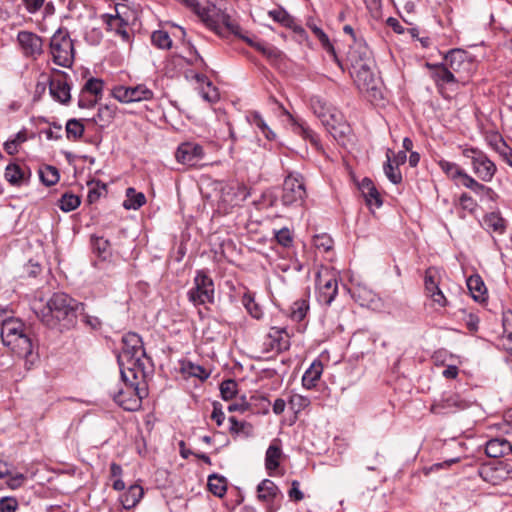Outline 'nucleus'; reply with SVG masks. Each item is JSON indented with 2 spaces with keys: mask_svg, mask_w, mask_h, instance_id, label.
I'll return each mask as SVG.
<instances>
[{
  "mask_svg": "<svg viewBox=\"0 0 512 512\" xmlns=\"http://www.w3.org/2000/svg\"><path fill=\"white\" fill-rule=\"evenodd\" d=\"M85 304L72 298L66 293L56 292L46 304L35 305L33 310L37 318L48 328H58L60 331L70 330L77 324L79 313Z\"/></svg>",
  "mask_w": 512,
  "mask_h": 512,
  "instance_id": "f257e3e1",
  "label": "nucleus"
},
{
  "mask_svg": "<svg viewBox=\"0 0 512 512\" xmlns=\"http://www.w3.org/2000/svg\"><path fill=\"white\" fill-rule=\"evenodd\" d=\"M348 47L346 65L349 67L351 77L354 78L358 87L366 90L374 89L375 60L366 41L358 40L355 43H349Z\"/></svg>",
  "mask_w": 512,
  "mask_h": 512,
  "instance_id": "f03ea898",
  "label": "nucleus"
},
{
  "mask_svg": "<svg viewBox=\"0 0 512 512\" xmlns=\"http://www.w3.org/2000/svg\"><path fill=\"white\" fill-rule=\"evenodd\" d=\"M1 338L5 346L19 357L24 358L26 363L35 361L38 356L33 352L31 338L25 333L24 323L15 318H9L3 321L1 326Z\"/></svg>",
  "mask_w": 512,
  "mask_h": 512,
  "instance_id": "7ed1b4c3",
  "label": "nucleus"
},
{
  "mask_svg": "<svg viewBox=\"0 0 512 512\" xmlns=\"http://www.w3.org/2000/svg\"><path fill=\"white\" fill-rule=\"evenodd\" d=\"M122 343V351L117 357L118 365L122 366L123 362L133 364V366H138L139 371L144 373V369H146L144 360L150 361L151 359L146 354L140 335L135 332H128L122 337Z\"/></svg>",
  "mask_w": 512,
  "mask_h": 512,
  "instance_id": "20e7f679",
  "label": "nucleus"
},
{
  "mask_svg": "<svg viewBox=\"0 0 512 512\" xmlns=\"http://www.w3.org/2000/svg\"><path fill=\"white\" fill-rule=\"evenodd\" d=\"M194 286L188 290V300L194 306L205 304H214L215 302V286L214 281L207 270H196L193 279Z\"/></svg>",
  "mask_w": 512,
  "mask_h": 512,
  "instance_id": "39448f33",
  "label": "nucleus"
},
{
  "mask_svg": "<svg viewBox=\"0 0 512 512\" xmlns=\"http://www.w3.org/2000/svg\"><path fill=\"white\" fill-rule=\"evenodd\" d=\"M50 49L55 64L66 68L71 67L75 51L67 29L59 28L53 34L50 40Z\"/></svg>",
  "mask_w": 512,
  "mask_h": 512,
  "instance_id": "423d86ee",
  "label": "nucleus"
},
{
  "mask_svg": "<svg viewBox=\"0 0 512 512\" xmlns=\"http://www.w3.org/2000/svg\"><path fill=\"white\" fill-rule=\"evenodd\" d=\"M478 475L491 485H499L512 475V465L507 460H492L478 467Z\"/></svg>",
  "mask_w": 512,
  "mask_h": 512,
  "instance_id": "0eeeda50",
  "label": "nucleus"
},
{
  "mask_svg": "<svg viewBox=\"0 0 512 512\" xmlns=\"http://www.w3.org/2000/svg\"><path fill=\"white\" fill-rule=\"evenodd\" d=\"M307 196L301 177L287 176L282 185L281 203L286 207H301Z\"/></svg>",
  "mask_w": 512,
  "mask_h": 512,
  "instance_id": "6e6552de",
  "label": "nucleus"
},
{
  "mask_svg": "<svg viewBox=\"0 0 512 512\" xmlns=\"http://www.w3.org/2000/svg\"><path fill=\"white\" fill-rule=\"evenodd\" d=\"M463 155L471 160L473 172L480 180L490 182L493 179L497 167L483 151L477 148H468L463 151Z\"/></svg>",
  "mask_w": 512,
  "mask_h": 512,
  "instance_id": "1a4fd4ad",
  "label": "nucleus"
},
{
  "mask_svg": "<svg viewBox=\"0 0 512 512\" xmlns=\"http://www.w3.org/2000/svg\"><path fill=\"white\" fill-rule=\"evenodd\" d=\"M471 403L463 399L458 393L443 392L438 399H434L430 412L436 415H447L469 408Z\"/></svg>",
  "mask_w": 512,
  "mask_h": 512,
  "instance_id": "9d476101",
  "label": "nucleus"
},
{
  "mask_svg": "<svg viewBox=\"0 0 512 512\" xmlns=\"http://www.w3.org/2000/svg\"><path fill=\"white\" fill-rule=\"evenodd\" d=\"M112 96L121 103H132L151 100L154 93L144 84L136 86L119 85L113 88Z\"/></svg>",
  "mask_w": 512,
  "mask_h": 512,
  "instance_id": "9b49d317",
  "label": "nucleus"
},
{
  "mask_svg": "<svg viewBox=\"0 0 512 512\" xmlns=\"http://www.w3.org/2000/svg\"><path fill=\"white\" fill-rule=\"evenodd\" d=\"M54 75L48 78L49 93L60 104L67 105L71 100V86L68 83L69 75L61 70L54 69Z\"/></svg>",
  "mask_w": 512,
  "mask_h": 512,
  "instance_id": "f8f14e48",
  "label": "nucleus"
},
{
  "mask_svg": "<svg viewBox=\"0 0 512 512\" xmlns=\"http://www.w3.org/2000/svg\"><path fill=\"white\" fill-rule=\"evenodd\" d=\"M315 283L318 289V301L325 305H330L338 294L337 278L328 271L325 273L318 271Z\"/></svg>",
  "mask_w": 512,
  "mask_h": 512,
  "instance_id": "ddd939ff",
  "label": "nucleus"
},
{
  "mask_svg": "<svg viewBox=\"0 0 512 512\" xmlns=\"http://www.w3.org/2000/svg\"><path fill=\"white\" fill-rule=\"evenodd\" d=\"M204 156L205 152L202 145L189 141L181 143L175 152L177 162L189 167L197 166Z\"/></svg>",
  "mask_w": 512,
  "mask_h": 512,
  "instance_id": "4468645a",
  "label": "nucleus"
},
{
  "mask_svg": "<svg viewBox=\"0 0 512 512\" xmlns=\"http://www.w3.org/2000/svg\"><path fill=\"white\" fill-rule=\"evenodd\" d=\"M201 20L217 34H222V23L228 20V14L216 6L214 0H208L207 6L202 7L198 15Z\"/></svg>",
  "mask_w": 512,
  "mask_h": 512,
  "instance_id": "2eb2a0df",
  "label": "nucleus"
},
{
  "mask_svg": "<svg viewBox=\"0 0 512 512\" xmlns=\"http://www.w3.org/2000/svg\"><path fill=\"white\" fill-rule=\"evenodd\" d=\"M425 66L430 70V76L434 80L435 86L440 94L443 95L445 85H452L459 83V79L447 67L444 62L429 63L426 62Z\"/></svg>",
  "mask_w": 512,
  "mask_h": 512,
  "instance_id": "dca6fc26",
  "label": "nucleus"
},
{
  "mask_svg": "<svg viewBox=\"0 0 512 512\" xmlns=\"http://www.w3.org/2000/svg\"><path fill=\"white\" fill-rule=\"evenodd\" d=\"M121 4L115 6V14L105 13L101 15L102 21L106 24L107 31H114L123 41L130 42L131 36L126 27L129 25L128 19L119 11Z\"/></svg>",
  "mask_w": 512,
  "mask_h": 512,
  "instance_id": "f3484780",
  "label": "nucleus"
},
{
  "mask_svg": "<svg viewBox=\"0 0 512 512\" xmlns=\"http://www.w3.org/2000/svg\"><path fill=\"white\" fill-rule=\"evenodd\" d=\"M17 41L27 57H36L43 53V40L33 32L19 31Z\"/></svg>",
  "mask_w": 512,
  "mask_h": 512,
  "instance_id": "a211bd4d",
  "label": "nucleus"
},
{
  "mask_svg": "<svg viewBox=\"0 0 512 512\" xmlns=\"http://www.w3.org/2000/svg\"><path fill=\"white\" fill-rule=\"evenodd\" d=\"M424 286L426 292L434 303L438 304L440 307H446L448 305L446 297L439 288V282L437 281L436 277V270L433 267H429L425 271Z\"/></svg>",
  "mask_w": 512,
  "mask_h": 512,
  "instance_id": "6ab92c4d",
  "label": "nucleus"
},
{
  "mask_svg": "<svg viewBox=\"0 0 512 512\" xmlns=\"http://www.w3.org/2000/svg\"><path fill=\"white\" fill-rule=\"evenodd\" d=\"M31 170L29 167L17 163H9L5 168L4 177L6 181L15 187L27 185L31 178Z\"/></svg>",
  "mask_w": 512,
  "mask_h": 512,
  "instance_id": "aec40b11",
  "label": "nucleus"
},
{
  "mask_svg": "<svg viewBox=\"0 0 512 512\" xmlns=\"http://www.w3.org/2000/svg\"><path fill=\"white\" fill-rule=\"evenodd\" d=\"M468 53L462 49H451L444 56V63L455 74L467 70L471 66Z\"/></svg>",
  "mask_w": 512,
  "mask_h": 512,
  "instance_id": "412c9836",
  "label": "nucleus"
},
{
  "mask_svg": "<svg viewBox=\"0 0 512 512\" xmlns=\"http://www.w3.org/2000/svg\"><path fill=\"white\" fill-rule=\"evenodd\" d=\"M293 132L300 136L303 140L308 141L315 150L323 151V146L319 135L311 129L306 121L302 119H294L292 123Z\"/></svg>",
  "mask_w": 512,
  "mask_h": 512,
  "instance_id": "4be33fe9",
  "label": "nucleus"
},
{
  "mask_svg": "<svg viewBox=\"0 0 512 512\" xmlns=\"http://www.w3.org/2000/svg\"><path fill=\"white\" fill-rule=\"evenodd\" d=\"M146 395L141 389H138V393L134 394L133 390H119L114 395V401L118 403L123 409L127 411H135L141 406L142 398Z\"/></svg>",
  "mask_w": 512,
  "mask_h": 512,
  "instance_id": "5701e85b",
  "label": "nucleus"
},
{
  "mask_svg": "<svg viewBox=\"0 0 512 512\" xmlns=\"http://www.w3.org/2000/svg\"><path fill=\"white\" fill-rule=\"evenodd\" d=\"M119 368L121 380L124 382L126 389L133 390L134 394H137L138 389H140L138 377L141 375L144 378L145 372L142 373L139 371L138 366H133V364H127L126 362H123V365L119 366Z\"/></svg>",
  "mask_w": 512,
  "mask_h": 512,
  "instance_id": "b1692460",
  "label": "nucleus"
},
{
  "mask_svg": "<svg viewBox=\"0 0 512 512\" xmlns=\"http://www.w3.org/2000/svg\"><path fill=\"white\" fill-rule=\"evenodd\" d=\"M358 189L364 197L367 206H375L377 208L382 206L383 200L381 195L370 178H363L358 184Z\"/></svg>",
  "mask_w": 512,
  "mask_h": 512,
  "instance_id": "393cba45",
  "label": "nucleus"
},
{
  "mask_svg": "<svg viewBox=\"0 0 512 512\" xmlns=\"http://www.w3.org/2000/svg\"><path fill=\"white\" fill-rule=\"evenodd\" d=\"M485 453L494 459L512 454L511 442L505 438L490 439L486 442Z\"/></svg>",
  "mask_w": 512,
  "mask_h": 512,
  "instance_id": "a878e982",
  "label": "nucleus"
},
{
  "mask_svg": "<svg viewBox=\"0 0 512 512\" xmlns=\"http://www.w3.org/2000/svg\"><path fill=\"white\" fill-rule=\"evenodd\" d=\"M245 42L262 53L273 65H277L285 58V54L273 45L262 42H254L251 38H245Z\"/></svg>",
  "mask_w": 512,
  "mask_h": 512,
  "instance_id": "bb28decb",
  "label": "nucleus"
},
{
  "mask_svg": "<svg viewBox=\"0 0 512 512\" xmlns=\"http://www.w3.org/2000/svg\"><path fill=\"white\" fill-rule=\"evenodd\" d=\"M282 456L281 440L275 438L270 443L265 454V468L271 475L272 471H275L280 466V458Z\"/></svg>",
  "mask_w": 512,
  "mask_h": 512,
  "instance_id": "cd10ccee",
  "label": "nucleus"
},
{
  "mask_svg": "<svg viewBox=\"0 0 512 512\" xmlns=\"http://www.w3.org/2000/svg\"><path fill=\"white\" fill-rule=\"evenodd\" d=\"M308 27L314 33L321 43L322 48L332 57L333 61L343 70V62L337 55L334 45L331 43L328 35L316 24L308 23Z\"/></svg>",
  "mask_w": 512,
  "mask_h": 512,
  "instance_id": "c85d7f7f",
  "label": "nucleus"
},
{
  "mask_svg": "<svg viewBox=\"0 0 512 512\" xmlns=\"http://www.w3.org/2000/svg\"><path fill=\"white\" fill-rule=\"evenodd\" d=\"M463 186L478 195L481 200L495 201L498 197L491 187L481 184L471 176L464 179Z\"/></svg>",
  "mask_w": 512,
  "mask_h": 512,
  "instance_id": "c756f323",
  "label": "nucleus"
},
{
  "mask_svg": "<svg viewBox=\"0 0 512 512\" xmlns=\"http://www.w3.org/2000/svg\"><path fill=\"white\" fill-rule=\"evenodd\" d=\"M271 348L277 352H283L290 347V336L286 328L272 327L269 333Z\"/></svg>",
  "mask_w": 512,
  "mask_h": 512,
  "instance_id": "7c9ffc66",
  "label": "nucleus"
},
{
  "mask_svg": "<svg viewBox=\"0 0 512 512\" xmlns=\"http://www.w3.org/2000/svg\"><path fill=\"white\" fill-rule=\"evenodd\" d=\"M438 165L439 167L441 168V170L451 179L453 180L456 185H462L463 186V182H464V179L466 177H469L470 175H468L464 169H462L461 167H459L456 163L454 162H450V161H447V160H440L438 162Z\"/></svg>",
  "mask_w": 512,
  "mask_h": 512,
  "instance_id": "2f4dec72",
  "label": "nucleus"
},
{
  "mask_svg": "<svg viewBox=\"0 0 512 512\" xmlns=\"http://www.w3.org/2000/svg\"><path fill=\"white\" fill-rule=\"evenodd\" d=\"M323 373V364L319 360H314L310 367L304 372L302 376V385L306 389H313L316 387Z\"/></svg>",
  "mask_w": 512,
  "mask_h": 512,
  "instance_id": "473e14b6",
  "label": "nucleus"
},
{
  "mask_svg": "<svg viewBox=\"0 0 512 512\" xmlns=\"http://www.w3.org/2000/svg\"><path fill=\"white\" fill-rule=\"evenodd\" d=\"M466 284L472 298L475 301L484 302L486 300L487 289L480 275H471L468 277Z\"/></svg>",
  "mask_w": 512,
  "mask_h": 512,
  "instance_id": "72a5a7b5",
  "label": "nucleus"
},
{
  "mask_svg": "<svg viewBox=\"0 0 512 512\" xmlns=\"http://www.w3.org/2000/svg\"><path fill=\"white\" fill-rule=\"evenodd\" d=\"M144 495V490L140 485H131L126 492L120 496V502L124 509L134 508Z\"/></svg>",
  "mask_w": 512,
  "mask_h": 512,
  "instance_id": "f704fd0d",
  "label": "nucleus"
},
{
  "mask_svg": "<svg viewBox=\"0 0 512 512\" xmlns=\"http://www.w3.org/2000/svg\"><path fill=\"white\" fill-rule=\"evenodd\" d=\"M258 499L265 502L273 501L281 494L278 486L270 479L262 480L257 486Z\"/></svg>",
  "mask_w": 512,
  "mask_h": 512,
  "instance_id": "c9c22d12",
  "label": "nucleus"
},
{
  "mask_svg": "<svg viewBox=\"0 0 512 512\" xmlns=\"http://www.w3.org/2000/svg\"><path fill=\"white\" fill-rule=\"evenodd\" d=\"M483 225L488 231L503 234L506 230V220L499 212H491L483 217Z\"/></svg>",
  "mask_w": 512,
  "mask_h": 512,
  "instance_id": "e433bc0d",
  "label": "nucleus"
},
{
  "mask_svg": "<svg viewBox=\"0 0 512 512\" xmlns=\"http://www.w3.org/2000/svg\"><path fill=\"white\" fill-rule=\"evenodd\" d=\"M324 127L326 128L328 133L339 143H344L347 136L351 132L350 125L346 121L332 125L327 120H324Z\"/></svg>",
  "mask_w": 512,
  "mask_h": 512,
  "instance_id": "4c0bfd02",
  "label": "nucleus"
},
{
  "mask_svg": "<svg viewBox=\"0 0 512 512\" xmlns=\"http://www.w3.org/2000/svg\"><path fill=\"white\" fill-rule=\"evenodd\" d=\"M146 203V197L142 192H137L133 187L126 189V199L123 207L127 210H137Z\"/></svg>",
  "mask_w": 512,
  "mask_h": 512,
  "instance_id": "58836bf2",
  "label": "nucleus"
},
{
  "mask_svg": "<svg viewBox=\"0 0 512 512\" xmlns=\"http://www.w3.org/2000/svg\"><path fill=\"white\" fill-rule=\"evenodd\" d=\"M208 489L216 497L222 498L227 491V479L219 474H211L208 477Z\"/></svg>",
  "mask_w": 512,
  "mask_h": 512,
  "instance_id": "ea45409f",
  "label": "nucleus"
},
{
  "mask_svg": "<svg viewBox=\"0 0 512 512\" xmlns=\"http://www.w3.org/2000/svg\"><path fill=\"white\" fill-rule=\"evenodd\" d=\"M91 244L94 253L102 260L111 256V243L104 237L91 236Z\"/></svg>",
  "mask_w": 512,
  "mask_h": 512,
  "instance_id": "a19ab883",
  "label": "nucleus"
},
{
  "mask_svg": "<svg viewBox=\"0 0 512 512\" xmlns=\"http://www.w3.org/2000/svg\"><path fill=\"white\" fill-rule=\"evenodd\" d=\"M40 181L47 187L55 185L59 179L60 174L58 169L52 165H45L39 169Z\"/></svg>",
  "mask_w": 512,
  "mask_h": 512,
  "instance_id": "79ce46f5",
  "label": "nucleus"
},
{
  "mask_svg": "<svg viewBox=\"0 0 512 512\" xmlns=\"http://www.w3.org/2000/svg\"><path fill=\"white\" fill-rule=\"evenodd\" d=\"M65 131L68 139L78 140L83 136L85 126L80 119L71 118L66 122Z\"/></svg>",
  "mask_w": 512,
  "mask_h": 512,
  "instance_id": "37998d69",
  "label": "nucleus"
},
{
  "mask_svg": "<svg viewBox=\"0 0 512 512\" xmlns=\"http://www.w3.org/2000/svg\"><path fill=\"white\" fill-rule=\"evenodd\" d=\"M390 149L387 150V161L383 165V170L388 180L393 184H400L402 182V174L397 166H393L391 163Z\"/></svg>",
  "mask_w": 512,
  "mask_h": 512,
  "instance_id": "c03bdc74",
  "label": "nucleus"
},
{
  "mask_svg": "<svg viewBox=\"0 0 512 512\" xmlns=\"http://www.w3.org/2000/svg\"><path fill=\"white\" fill-rule=\"evenodd\" d=\"M80 204L81 199L79 196L70 192H66L59 199L58 206L63 212H71L78 208Z\"/></svg>",
  "mask_w": 512,
  "mask_h": 512,
  "instance_id": "a18cd8bd",
  "label": "nucleus"
},
{
  "mask_svg": "<svg viewBox=\"0 0 512 512\" xmlns=\"http://www.w3.org/2000/svg\"><path fill=\"white\" fill-rule=\"evenodd\" d=\"M251 123L270 141L275 140L276 134L267 125L261 114L257 111L251 114Z\"/></svg>",
  "mask_w": 512,
  "mask_h": 512,
  "instance_id": "49530a36",
  "label": "nucleus"
},
{
  "mask_svg": "<svg viewBox=\"0 0 512 512\" xmlns=\"http://www.w3.org/2000/svg\"><path fill=\"white\" fill-rule=\"evenodd\" d=\"M311 108L313 113L320 119L321 123L324 125V120H327L328 114L334 107L327 105L320 98H312L311 99Z\"/></svg>",
  "mask_w": 512,
  "mask_h": 512,
  "instance_id": "de8ad7c7",
  "label": "nucleus"
},
{
  "mask_svg": "<svg viewBox=\"0 0 512 512\" xmlns=\"http://www.w3.org/2000/svg\"><path fill=\"white\" fill-rule=\"evenodd\" d=\"M151 42L159 49H170L172 47L170 35L164 30L154 31L151 35Z\"/></svg>",
  "mask_w": 512,
  "mask_h": 512,
  "instance_id": "09e8293b",
  "label": "nucleus"
},
{
  "mask_svg": "<svg viewBox=\"0 0 512 512\" xmlns=\"http://www.w3.org/2000/svg\"><path fill=\"white\" fill-rule=\"evenodd\" d=\"M228 420L230 423L229 432L231 434H244L247 437L251 435L252 426L246 421H238L234 416L229 417Z\"/></svg>",
  "mask_w": 512,
  "mask_h": 512,
  "instance_id": "8fccbe9b",
  "label": "nucleus"
},
{
  "mask_svg": "<svg viewBox=\"0 0 512 512\" xmlns=\"http://www.w3.org/2000/svg\"><path fill=\"white\" fill-rule=\"evenodd\" d=\"M103 87L104 81L102 79L91 77L86 81L81 93L87 92L93 94L95 97L101 98Z\"/></svg>",
  "mask_w": 512,
  "mask_h": 512,
  "instance_id": "3c124183",
  "label": "nucleus"
},
{
  "mask_svg": "<svg viewBox=\"0 0 512 512\" xmlns=\"http://www.w3.org/2000/svg\"><path fill=\"white\" fill-rule=\"evenodd\" d=\"M115 115V108L110 105H101L98 108L97 114L88 121L97 124L98 122L109 123Z\"/></svg>",
  "mask_w": 512,
  "mask_h": 512,
  "instance_id": "603ef678",
  "label": "nucleus"
},
{
  "mask_svg": "<svg viewBox=\"0 0 512 512\" xmlns=\"http://www.w3.org/2000/svg\"><path fill=\"white\" fill-rule=\"evenodd\" d=\"M242 304L253 318L260 319L262 317V310L260 306L255 302L254 296L250 293H245L243 295Z\"/></svg>",
  "mask_w": 512,
  "mask_h": 512,
  "instance_id": "864d4df0",
  "label": "nucleus"
},
{
  "mask_svg": "<svg viewBox=\"0 0 512 512\" xmlns=\"http://www.w3.org/2000/svg\"><path fill=\"white\" fill-rule=\"evenodd\" d=\"M238 384L234 379H226L220 384V394L223 400L229 401L232 400L238 390Z\"/></svg>",
  "mask_w": 512,
  "mask_h": 512,
  "instance_id": "5fc2aeb1",
  "label": "nucleus"
},
{
  "mask_svg": "<svg viewBox=\"0 0 512 512\" xmlns=\"http://www.w3.org/2000/svg\"><path fill=\"white\" fill-rule=\"evenodd\" d=\"M309 310V304L308 301L305 299L297 300L293 303L291 307V318L294 321L300 322L302 321L307 312Z\"/></svg>",
  "mask_w": 512,
  "mask_h": 512,
  "instance_id": "6e6d98bb",
  "label": "nucleus"
},
{
  "mask_svg": "<svg viewBox=\"0 0 512 512\" xmlns=\"http://www.w3.org/2000/svg\"><path fill=\"white\" fill-rule=\"evenodd\" d=\"M269 16L283 26L293 23V17L283 8L274 9L268 12Z\"/></svg>",
  "mask_w": 512,
  "mask_h": 512,
  "instance_id": "4d7b16f0",
  "label": "nucleus"
},
{
  "mask_svg": "<svg viewBox=\"0 0 512 512\" xmlns=\"http://www.w3.org/2000/svg\"><path fill=\"white\" fill-rule=\"evenodd\" d=\"M79 317H81L82 323L91 330H100L102 327V321L97 316H92L85 312V307L83 311L79 313Z\"/></svg>",
  "mask_w": 512,
  "mask_h": 512,
  "instance_id": "13d9d810",
  "label": "nucleus"
},
{
  "mask_svg": "<svg viewBox=\"0 0 512 512\" xmlns=\"http://www.w3.org/2000/svg\"><path fill=\"white\" fill-rule=\"evenodd\" d=\"M18 501L15 497L5 496L0 499V512H16Z\"/></svg>",
  "mask_w": 512,
  "mask_h": 512,
  "instance_id": "bf43d9fd",
  "label": "nucleus"
},
{
  "mask_svg": "<svg viewBox=\"0 0 512 512\" xmlns=\"http://www.w3.org/2000/svg\"><path fill=\"white\" fill-rule=\"evenodd\" d=\"M276 241L283 247H290L293 242L291 232L288 228L284 227L275 233Z\"/></svg>",
  "mask_w": 512,
  "mask_h": 512,
  "instance_id": "052dcab7",
  "label": "nucleus"
},
{
  "mask_svg": "<svg viewBox=\"0 0 512 512\" xmlns=\"http://www.w3.org/2000/svg\"><path fill=\"white\" fill-rule=\"evenodd\" d=\"M314 245L318 249H323V251H329L333 246L332 238L327 234L316 235L314 237Z\"/></svg>",
  "mask_w": 512,
  "mask_h": 512,
  "instance_id": "680f3d73",
  "label": "nucleus"
},
{
  "mask_svg": "<svg viewBox=\"0 0 512 512\" xmlns=\"http://www.w3.org/2000/svg\"><path fill=\"white\" fill-rule=\"evenodd\" d=\"M223 27L226 28L230 33H232L235 36H237L238 38L242 39L243 41H245V38H249L248 36H245L244 34H242V28L240 27V25L238 23H235L234 21L231 20L230 15L228 16V20H225L222 23V28Z\"/></svg>",
  "mask_w": 512,
  "mask_h": 512,
  "instance_id": "e2e57ef3",
  "label": "nucleus"
},
{
  "mask_svg": "<svg viewBox=\"0 0 512 512\" xmlns=\"http://www.w3.org/2000/svg\"><path fill=\"white\" fill-rule=\"evenodd\" d=\"M189 374L200 380H206L210 376V372L203 366L198 364L189 363Z\"/></svg>",
  "mask_w": 512,
  "mask_h": 512,
  "instance_id": "0e129e2a",
  "label": "nucleus"
},
{
  "mask_svg": "<svg viewBox=\"0 0 512 512\" xmlns=\"http://www.w3.org/2000/svg\"><path fill=\"white\" fill-rule=\"evenodd\" d=\"M300 483L298 480L291 482V488L288 491V496L292 501L299 502L304 499V493L300 490Z\"/></svg>",
  "mask_w": 512,
  "mask_h": 512,
  "instance_id": "69168bd1",
  "label": "nucleus"
},
{
  "mask_svg": "<svg viewBox=\"0 0 512 512\" xmlns=\"http://www.w3.org/2000/svg\"><path fill=\"white\" fill-rule=\"evenodd\" d=\"M211 418L216 422L217 426H221L225 420V414L222 410L221 403L215 401L213 402V411L211 414Z\"/></svg>",
  "mask_w": 512,
  "mask_h": 512,
  "instance_id": "338daca9",
  "label": "nucleus"
},
{
  "mask_svg": "<svg viewBox=\"0 0 512 512\" xmlns=\"http://www.w3.org/2000/svg\"><path fill=\"white\" fill-rule=\"evenodd\" d=\"M41 271V265L33 260H29L28 263L24 266V272L29 277H36L41 273Z\"/></svg>",
  "mask_w": 512,
  "mask_h": 512,
  "instance_id": "774afa93",
  "label": "nucleus"
}]
</instances>
